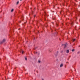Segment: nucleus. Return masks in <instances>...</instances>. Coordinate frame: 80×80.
Returning <instances> with one entry per match:
<instances>
[{"instance_id": "nucleus-1", "label": "nucleus", "mask_w": 80, "mask_h": 80, "mask_svg": "<svg viewBox=\"0 0 80 80\" xmlns=\"http://www.w3.org/2000/svg\"><path fill=\"white\" fill-rule=\"evenodd\" d=\"M6 40L5 39H3V40L0 43V44L2 45V43H3L5 42Z\"/></svg>"}, {"instance_id": "nucleus-2", "label": "nucleus", "mask_w": 80, "mask_h": 80, "mask_svg": "<svg viewBox=\"0 0 80 80\" xmlns=\"http://www.w3.org/2000/svg\"><path fill=\"white\" fill-rule=\"evenodd\" d=\"M68 45V44H67V43H66L65 45H64V48H66V47H67V46Z\"/></svg>"}, {"instance_id": "nucleus-3", "label": "nucleus", "mask_w": 80, "mask_h": 80, "mask_svg": "<svg viewBox=\"0 0 80 80\" xmlns=\"http://www.w3.org/2000/svg\"><path fill=\"white\" fill-rule=\"evenodd\" d=\"M57 54H55V56H56V57H57V55H58V51H57Z\"/></svg>"}, {"instance_id": "nucleus-4", "label": "nucleus", "mask_w": 80, "mask_h": 80, "mask_svg": "<svg viewBox=\"0 0 80 80\" xmlns=\"http://www.w3.org/2000/svg\"><path fill=\"white\" fill-rule=\"evenodd\" d=\"M66 52L67 53H69V50H66Z\"/></svg>"}, {"instance_id": "nucleus-5", "label": "nucleus", "mask_w": 80, "mask_h": 80, "mask_svg": "<svg viewBox=\"0 0 80 80\" xmlns=\"http://www.w3.org/2000/svg\"><path fill=\"white\" fill-rule=\"evenodd\" d=\"M63 64H61L60 66V67H63Z\"/></svg>"}, {"instance_id": "nucleus-6", "label": "nucleus", "mask_w": 80, "mask_h": 80, "mask_svg": "<svg viewBox=\"0 0 80 80\" xmlns=\"http://www.w3.org/2000/svg\"><path fill=\"white\" fill-rule=\"evenodd\" d=\"M74 25V23H73V22H71V25Z\"/></svg>"}, {"instance_id": "nucleus-7", "label": "nucleus", "mask_w": 80, "mask_h": 80, "mask_svg": "<svg viewBox=\"0 0 80 80\" xmlns=\"http://www.w3.org/2000/svg\"><path fill=\"white\" fill-rule=\"evenodd\" d=\"M76 40V39H73V42H75V41Z\"/></svg>"}, {"instance_id": "nucleus-8", "label": "nucleus", "mask_w": 80, "mask_h": 80, "mask_svg": "<svg viewBox=\"0 0 80 80\" xmlns=\"http://www.w3.org/2000/svg\"><path fill=\"white\" fill-rule=\"evenodd\" d=\"M13 10H14L13 9L11 10V12H13Z\"/></svg>"}, {"instance_id": "nucleus-9", "label": "nucleus", "mask_w": 80, "mask_h": 80, "mask_svg": "<svg viewBox=\"0 0 80 80\" xmlns=\"http://www.w3.org/2000/svg\"><path fill=\"white\" fill-rule=\"evenodd\" d=\"M74 51H75L74 49H73L72 50V52H74Z\"/></svg>"}, {"instance_id": "nucleus-10", "label": "nucleus", "mask_w": 80, "mask_h": 80, "mask_svg": "<svg viewBox=\"0 0 80 80\" xmlns=\"http://www.w3.org/2000/svg\"><path fill=\"white\" fill-rule=\"evenodd\" d=\"M18 3H19V1H18L17 3V5H18Z\"/></svg>"}, {"instance_id": "nucleus-11", "label": "nucleus", "mask_w": 80, "mask_h": 80, "mask_svg": "<svg viewBox=\"0 0 80 80\" xmlns=\"http://www.w3.org/2000/svg\"><path fill=\"white\" fill-rule=\"evenodd\" d=\"M44 14H45L44 16H45V15H46V12H44Z\"/></svg>"}, {"instance_id": "nucleus-12", "label": "nucleus", "mask_w": 80, "mask_h": 80, "mask_svg": "<svg viewBox=\"0 0 80 80\" xmlns=\"http://www.w3.org/2000/svg\"><path fill=\"white\" fill-rule=\"evenodd\" d=\"M56 25L57 27H58V24H57V23H56Z\"/></svg>"}, {"instance_id": "nucleus-13", "label": "nucleus", "mask_w": 80, "mask_h": 80, "mask_svg": "<svg viewBox=\"0 0 80 80\" xmlns=\"http://www.w3.org/2000/svg\"><path fill=\"white\" fill-rule=\"evenodd\" d=\"M25 60H27V58H25Z\"/></svg>"}, {"instance_id": "nucleus-14", "label": "nucleus", "mask_w": 80, "mask_h": 80, "mask_svg": "<svg viewBox=\"0 0 80 80\" xmlns=\"http://www.w3.org/2000/svg\"><path fill=\"white\" fill-rule=\"evenodd\" d=\"M38 63H40V62H41V61H40L39 60L38 61Z\"/></svg>"}, {"instance_id": "nucleus-15", "label": "nucleus", "mask_w": 80, "mask_h": 80, "mask_svg": "<svg viewBox=\"0 0 80 80\" xmlns=\"http://www.w3.org/2000/svg\"><path fill=\"white\" fill-rule=\"evenodd\" d=\"M23 51H22V54H23Z\"/></svg>"}, {"instance_id": "nucleus-16", "label": "nucleus", "mask_w": 80, "mask_h": 80, "mask_svg": "<svg viewBox=\"0 0 80 80\" xmlns=\"http://www.w3.org/2000/svg\"><path fill=\"white\" fill-rule=\"evenodd\" d=\"M67 24H68V22H67V23H66V25H67Z\"/></svg>"}, {"instance_id": "nucleus-17", "label": "nucleus", "mask_w": 80, "mask_h": 80, "mask_svg": "<svg viewBox=\"0 0 80 80\" xmlns=\"http://www.w3.org/2000/svg\"><path fill=\"white\" fill-rule=\"evenodd\" d=\"M36 9L35 8H34V10H35V9Z\"/></svg>"}, {"instance_id": "nucleus-18", "label": "nucleus", "mask_w": 80, "mask_h": 80, "mask_svg": "<svg viewBox=\"0 0 80 80\" xmlns=\"http://www.w3.org/2000/svg\"><path fill=\"white\" fill-rule=\"evenodd\" d=\"M35 17H36V15H34V18H35Z\"/></svg>"}, {"instance_id": "nucleus-19", "label": "nucleus", "mask_w": 80, "mask_h": 80, "mask_svg": "<svg viewBox=\"0 0 80 80\" xmlns=\"http://www.w3.org/2000/svg\"><path fill=\"white\" fill-rule=\"evenodd\" d=\"M32 15L33 14V12L32 11Z\"/></svg>"}, {"instance_id": "nucleus-20", "label": "nucleus", "mask_w": 80, "mask_h": 80, "mask_svg": "<svg viewBox=\"0 0 80 80\" xmlns=\"http://www.w3.org/2000/svg\"><path fill=\"white\" fill-rule=\"evenodd\" d=\"M64 45H65V44H62V46H63Z\"/></svg>"}, {"instance_id": "nucleus-21", "label": "nucleus", "mask_w": 80, "mask_h": 80, "mask_svg": "<svg viewBox=\"0 0 80 80\" xmlns=\"http://www.w3.org/2000/svg\"><path fill=\"white\" fill-rule=\"evenodd\" d=\"M61 53H63V50H62V51H61Z\"/></svg>"}, {"instance_id": "nucleus-22", "label": "nucleus", "mask_w": 80, "mask_h": 80, "mask_svg": "<svg viewBox=\"0 0 80 80\" xmlns=\"http://www.w3.org/2000/svg\"><path fill=\"white\" fill-rule=\"evenodd\" d=\"M66 63H69L68 62H67Z\"/></svg>"}, {"instance_id": "nucleus-23", "label": "nucleus", "mask_w": 80, "mask_h": 80, "mask_svg": "<svg viewBox=\"0 0 80 80\" xmlns=\"http://www.w3.org/2000/svg\"><path fill=\"white\" fill-rule=\"evenodd\" d=\"M34 53H36V52H34Z\"/></svg>"}, {"instance_id": "nucleus-24", "label": "nucleus", "mask_w": 80, "mask_h": 80, "mask_svg": "<svg viewBox=\"0 0 80 80\" xmlns=\"http://www.w3.org/2000/svg\"><path fill=\"white\" fill-rule=\"evenodd\" d=\"M47 27H48V26H46V28H47Z\"/></svg>"}, {"instance_id": "nucleus-25", "label": "nucleus", "mask_w": 80, "mask_h": 80, "mask_svg": "<svg viewBox=\"0 0 80 80\" xmlns=\"http://www.w3.org/2000/svg\"><path fill=\"white\" fill-rule=\"evenodd\" d=\"M36 53L37 54V53H38V52H36Z\"/></svg>"}, {"instance_id": "nucleus-26", "label": "nucleus", "mask_w": 80, "mask_h": 80, "mask_svg": "<svg viewBox=\"0 0 80 80\" xmlns=\"http://www.w3.org/2000/svg\"><path fill=\"white\" fill-rule=\"evenodd\" d=\"M21 22H22V21H20V23H21Z\"/></svg>"}, {"instance_id": "nucleus-27", "label": "nucleus", "mask_w": 80, "mask_h": 80, "mask_svg": "<svg viewBox=\"0 0 80 80\" xmlns=\"http://www.w3.org/2000/svg\"><path fill=\"white\" fill-rule=\"evenodd\" d=\"M38 33H39V31H38Z\"/></svg>"}, {"instance_id": "nucleus-28", "label": "nucleus", "mask_w": 80, "mask_h": 80, "mask_svg": "<svg viewBox=\"0 0 80 80\" xmlns=\"http://www.w3.org/2000/svg\"><path fill=\"white\" fill-rule=\"evenodd\" d=\"M27 23V22H24V23L25 24V23Z\"/></svg>"}, {"instance_id": "nucleus-29", "label": "nucleus", "mask_w": 80, "mask_h": 80, "mask_svg": "<svg viewBox=\"0 0 80 80\" xmlns=\"http://www.w3.org/2000/svg\"><path fill=\"white\" fill-rule=\"evenodd\" d=\"M34 39L35 40V38H34Z\"/></svg>"}, {"instance_id": "nucleus-30", "label": "nucleus", "mask_w": 80, "mask_h": 80, "mask_svg": "<svg viewBox=\"0 0 80 80\" xmlns=\"http://www.w3.org/2000/svg\"><path fill=\"white\" fill-rule=\"evenodd\" d=\"M68 60H69V58H68Z\"/></svg>"}, {"instance_id": "nucleus-31", "label": "nucleus", "mask_w": 80, "mask_h": 80, "mask_svg": "<svg viewBox=\"0 0 80 80\" xmlns=\"http://www.w3.org/2000/svg\"><path fill=\"white\" fill-rule=\"evenodd\" d=\"M16 68H17V67H16V68H15L14 69H16Z\"/></svg>"}, {"instance_id": "nucleus-32", "label": "nucleus", "mask_w": 80, "mask_h": 80, "mask_svg": "<svg viewBox=\"0 0 80 80\" xmlns=\"http://www.w3.org/2000/svg\"><path fill=\"white\" fill-rule=\"evenodd\" d=\"M18 30H20V28H19Z\"/></svg>"}, {"instance_id": "nucleus-33", "label": "nucleus", "mask_w": 80, "mask_h": 80, "mask_svg": "<svg viewBox=\"0 0 80 80\" xmlns=\"http://www.w3.org/2000/svg\"><path fill=\"white\" fill-rule=\"evenodd\" d=\"M42 80H44V79H42Z\"/></svg>"}, {"instance_id": "nucleus-34", "label": "nucleus", "mask_w": 80, "mask_h": 80, "mask_svg": "<svg viewBox=\"0 0 80 80\" xmlns=\"http://www.w3.org/2000/svg\"><path fill=\"white\" fill-rule=\"evenodd\" d=\"M70 56H69V58H70Z\"/></svg>"}, {"instance_id": "nucleus-35", "label": "nucleus", "mask_w": 80, "mask_h": 80, "mask_svg": "<svg viewBox=\"0 0 80 80\" xmlns=\"http://www.w3.org/2000/svg\"><path fill=\"white\" fill-rule=\"evenodd\" d=\"M1 59L0 58V60H1Z\"/></svg>"}, {"instance_id": "nucleus-36", "label": "nucleus", "mask_w": 80, "mask_h": 80, "mask_svg": "<svg viewBox=\"0 0 80 80\" xmlns=\"http://www.w3.org/2000/svg\"><path fill=\"white\" fill-rule=\"evenodd\" d=\"M37 73H38V71H37Z\"/></svg>"}, {"instance_id": "nucleus-37", "label": "nucleus", "mask_w": 80, "mask_h": 80, "mask_svg": "<svg viewBox=\"0 0 80 80\" xmlns=\"http://www.w3.org/2000/svg\"><path fill=\"white\" fill-rule=\"evenodd\" d=\"M36 48H35V49H34L35 50V49H36Z\"/></svg>"}, {"instance_id": "nucleus-38", "label": "nucleus", "mask_w": 80, "mask_h": 80, "mask_svg": "<svg viewBox=\"0 0 80 80\" xmlns=\"http://www.w3.org/2000/svg\"><path fill=\"white\" fill-rule=\"evenodd\" d=\"M50 52H52V51H50Z\"/></svg>"}, {"instance_id": "nucleus-39", "label": "nucleus", "mask_w": 80, "mask_h": 80, "mask_svg": "<svg viewBox=\"0 0 80 80\" xmlns=\"http://www.w3.org/2000/svg\"><path fill=\"white\" fill-rule=\"evenodd\" d=\"M36 38H37V37H36Z\"/></svg>"}, {"instance_id": "nucleus-40", "label": "nucleus", "mask_w": 80, "mask_h": 80, "mask_svg": "<svg viewBox=\"0 0 80 80\" xmlns=\"http://www.w3.org/2000/svg\"><path fill=\"white\" fill-rule=\"evenodd\" d=\"M22 0H20V1H22Z\"/></svg>"}, {"instance_id": "nucleus-41", "label": "nucleus", "mask_w": 80, "mask_h": 80, "mask_svg": "<svg viewBox=\"0 0 80 80\" xmlns=\"http://www.w3.org/2000/svg\"><path fill=\"white\" fill-rule=\"evenodd\" d=\"M62 25H63V23H62Z\"/></svg>"}]
</instances>
